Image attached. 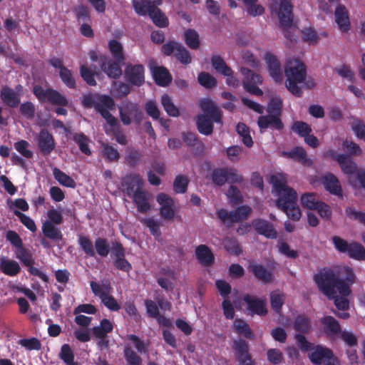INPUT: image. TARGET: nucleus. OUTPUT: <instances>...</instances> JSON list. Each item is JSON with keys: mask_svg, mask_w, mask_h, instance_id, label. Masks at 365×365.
<instances>
[{"mask_svg": "<svg viewBox=\"0 0 365 365\" xmlns=\"http://www.w3.org/2000/svg\"><path fill=\"white\" fill-rule=\"evenodd\" d=\"M314 280L324 294L334 299V304L339 309H349V301L345 297L349 295L351 289L332 270L324 269L314 276Z\"/></svg>", "mask_w": 365, "mask_h": 365, "instance_id": "nucleus-1", "label": "nucleus"}, {"mask_svg": "<svg viewBox=\"0 0 365 365\" xmlns=\"http://www.w3.org/2000/svg\"><path fill=\"white\" fill-rule=\"evenodd\" d=\"M270 182L278 196L276 200L277 207L293 220H299L302 213L299 207L296 205L297 193L287 185L286 175L282 173L273 175L270 177Z\"/></svg>", "mask_w": 365, "mask_h": 365, "instance_id": "nucleus-2", "label": "nucleus"}, {"mask_svg": "<svg viewBox=\"0 0 365 365\" xmlns=\"http://www.w3.org/2000/svg\"><path fill=\"white\" fill-rule=\"evenodd\" d=\"M284 73L287 78L286 88L295 96L300 97L302 90L298 85L306 79V66L299 59L289 58L286 62Z\"/></svg>", "mask_w": 365, "mask_h": 365, "instance_id": "nucleus-3", "label": "nucleus"}, {"mask_svg": "<svg viewBox=\"0 0 365 365\" xmlns=\"http://www.w3.org/2000/svg\"><path fill=\"white\" fill-rule=\"evenodd\" d=\"M82 104L87 108H94L106 119L108 124L116 123V118L110 113V110L115 109V102L111 97L106 95L95 96L88 94L83 96Z\"/></svg>", "mask_w": 365, "mask_h": 365, "instance_id": "nucleus-4", "label": "nucleus"}, {"mask_svg": "<svg viewBox=\"0 0 365 365\" xmlns=\"http://www.w3.org/2000/svg\"><path fill=\"white\" fill-rule=\"evenodd\" d=\"M272 9L274 11L279 21V26L282 29L283 34L287 39L291 41H295L292 30L293 29V14L292 5L288 0H280L279 3H275L272 6Z\"/></svg>", "mask_w": 365, "mask_h": 365, "instance_id": "nucleus-5", "label": "nucleus"}, {"mask_svg": "<svg viewBox=\"0 0 365 365\" xmlns=\"http://www.w3.org/2000/svg\"><path fill=\"white\" fill-rule=\"evenodd\" d=\"M133 6L135 12L142 16L148 14L153 23L159 27H165L168 25V20L163 13L153 5H148L144 1L133 0Z\"/></svg>", "mask_w": 365, "mask_h": 365, "instance_id": "nucleus-6", "label": "nucleus"}, {"mask_svg": "<svg viewBox=\"0 0 365 365\" xmlns=\"http://www.w3.org/2000/svg\"><path fill=\"white\" fill-rule=\"evenodd\" d=\"M118 110L120 120L125 125L131 123L132 118L137 123H140L142 120L143 113L137 103L124 101L118 106Z\"/></svg>", "mask_w": 365, "mask_h": 365, "instance_id": "nucleus-7", "label": "nucleus"}, {"mask_svg": "<svg viewBox=\"0 0 365 365\" xmlns=\"http://www.w3.org/2000/svg\"><path fill=\"white\" fill-rule=\"evenodd\" d=\"M162 52L166 56L174 54L182 64L187 65L192 62V56L187 48L177 41H169L162 46Z\"/></svg>", "mask_w": 365, "mask_h": 365, "instance_id": "nucleus-8", "label": "nucleus"}, {"mask_svg": "<svg viewBox=\"0 0 365 365\" xmlns=\"http://www.w3.org/2000/svg\"><path fill=\"white\" fill-rule=\"evenodd\" d=\"M309 358L314 364L323 365H340L339 361L335 357L329 349L322 346H317L312 351Z\"/></svg>", "mask_w": 365, "mask_h": 365, "instance_id": "nucleus-9", "label": "nucleus"}, {"mask_svg": "<svg viewBox=\"0 0 365 365\" xmlns=\"http://www.w3.org/2000/svg\"><path fill=\"white\" fill-rule=\"evenodd\" d=\"M232 348L240 365H255L252 356L250 354L249 345L247 341L243 339H235L232 342Z\"/></svg>", "mask_w": 365, "mask_h": 365, "instance_id": "nucleus-10", "label": "nucleus"}, {"mask_svg": "<svg viewBox=\"0 0 365 365\" xmlns=\"http://www.w3.org/2000/svg\"><path fill=\"white\" fill-rule=\"evenodd\" d=\"M156 200L160 205V216L165 220L173 221L176 212L174 200L163 192L158 194Z\"/></svg>", "mask_w": 365, "mask_h": 365, "instance_id": "nucleus-11", "label": "nucleus"}, {"mask_svg": "<svg viewBox=\"0 0 365 365\" xmlns=\"http://www.w3.org/2000/svg\"><path fill=\"white\" fill-rule=\"evenodd\" d=\"M143 179L138 174L127 175L122 180L123 191L130 197L143 190Z\"/></svg>", "mask_w": 365, "mask_h": 365, "instance_id": "nucleus-12", "label": "nucleus"}, {"mask_svg": "<svg viewBox=\"0 0 365 365\" xmlns=\"http://www.w3.org/2000/svg\"><path fill=\"white\" fill-rule=\"evenodd\" d=\"M36 143L39 152L43 155H49L56 148V142L53 135L46 129H42L36 137Z\"/></svg>", "mask_w": 365, "mask_h": 365, "instance_id": "nucleus-13", "label": "nucleus"}, {"mask_svg": "<svg viewBox=\"0 0 365 365\" xmlns=\"http://www.w3.org/2000/svg\"><path fill=\"white\" fill-rule=\"evenodd\" d=\"M264 59L267 63L269 76L276 83H282L283 80V73L281 64L276 56L271 53H266Z\"/></svg>", "mask_w": 365, "mask_h": 365, "instance_id": "nucleus-14", "label": "nucleus"}, {"mask_svg": "<svg viewBox=\"0 0 365 365\" xmlns=\"http://www.w3.org/2000/svg\"><path fill=\"white\" fill-rule=\"evenodd\" d=\"M125 77L131 84L140 86L145 81L144 67L141 64H128L125 69Z\"/></svg>", "mask_w": 365, "mask_h": 365, "instance_id": "nucleus-15", "label": "nucleus"}, {"mask_svg": "<svg viewBox=\"0 0 365 365\" xmlns=\"http://www.w3.org/2000/svg\"><path fill=\"white\" fill-rule=\"evenodd\" d=\"M243 300L247 304L248 310L252 314L265 315L267 313L266 299H259L255 296L246 294Z\"/></svg>", "mask_w": 365, "mask_h": 365, "instance_id": "nucleus-16", "label": "nucleus"}, {"mask_svg": "<svg viewBox=\"0 0 365 365\" xmlns=\"http://www.w3.org/2000/svg\"><path fill=\"white\" fill-rule=\"evenodd\" d=\"M100 62L101 70L109 78H118L121 76L122 70L119 65L121 62H117L115 60H108L106 56H101Z\"/></svg>", "mask_w": 365, "mask_h": 365, "instance_id": "nucleus-17", "label": "nucleus"}, {"mask_svg": "<svg viewBox=\"0 0 365 365\" xmlns=\"http://www.w3.org/2000/svg\"><path fill=\"white\" fill-rule=\"evenodd\" d=\"M252 225L259 234L267 238L275 239L277 237V232L274 226L265 220L255 219L252 220Z\"/></svg>", "mask_w": 365, "mask_h": 365, "instance_id": "nucleus-18", "label": "nucleus"}, {"mask_svg": "<svg viewBox=\"0 0 365 365\" xmlns=\"http://www.w3.org/2000/svg\"><path fill=\"white\" fill-rule=\"evenodd\" d=\"M257 124L260 129H266L271 128L277 130H281L284 128V124L279 115L269 114L267 115L259 116L257 120Z\"/></svg>", "mask_w": 365, "mask_h": 365, "instance_id": "nucleus-19", "label": "nucleus"}, {"mask_svg": "<svg viewBox=\"0 0 365 365\" xmlns=\"http://www.w3.org/2000/svg\"><path fill=\"white\" fill-rule=\"evenodd\" d=\"M249 271L264 283H271L274 281L272 271L267 269L264 265L252 263L248 267Z\"/></svg>", "mask_w": 365, "mask_h": 365, "instance_id": "nucleus-20", "label": "nucleus"}, {"mask_svg": "<svg viewBox=\"0 0 365 365\" xmlns=\"http://www.w3.org/2000/svg\"><path fill=\"white\" fill-rule=\"evenodd\" d=\"M130 197L139 212L146 213L151 210L150 196L145 190H143Z\"/></svg>", "mask_w": 365, "mask_h": 365, "instance_id": "nucleus-21", "label": "nucleus"}, {"mask_svg": "<svg viewBox=\"0 0 365 365\" xmlns=\"http://www.w3.org/2000/svg\"><path fill=\"white\" fill-rule=\"evenodd\" d=\"M200 106L202 110L205 113L204 115H209L216 123L221 122V111L213 101L210 99H203L200 101Z\"/></svg>", "mask_w": 365, "mask_h": 365, "instance_id": "nucleus-22", "label": "nucleus"}, {"mask_svg": "<svg viewBox=\"0 0 365 365\" xmlns=\"http://www.w3.org/2000/svg\"><path fill=\"white\" fill-rule=\"evenodd\" d=\"M335 21L340 31L346 32L350 29V21L348 11L343 5H339L336 7L335 12Z\"/></svg>", "mask_w": 365, "mask_h": 365, "instance_id": "nucleus-23", "label": "nucleus"}, {"mask_svg": "<svg viewBox=\"0 0 365 365\" xmlns=\"http://www.w3.org/2000/svg\"><path fill=\"white\" fill-rule=\"evenodd\" d=\"M56 225L51 221H44L41 230L45 237L55 242H59L63 240V234L60 228Z\"/></svg>", "mask_w": 365, "mask_h": 365, "instance_id": "nucleus-24", "label": "nucleus"}, {"mask_svg": "<svg viewBox=\"0 0 365 365\" xmlns=\"http://www.w3.org/2000/svg\"><path fill=\"white\" fill-rule=\"evenodd\" d=\"M323 184L325 189L330 193L342 196V190L337 178L331 173H328L323 178Z\"/></svg>", "mask_w": 365, "mask_h": 365, "instance_id": "nucleus-25", "label": "nucleus"}, {"mask_svg": "<svg viewBox=\"0 0 365 365\" xmlns=\"http://www.w3.org/2000/svg\"><path fill=\"white\" fill-rule=\"evenodd\" d=\"M336 161L339 163L342 172L346 175L357 173V165L350 155H339L336 156Z\"/></svg>", "mask_w": 365, "mask_h": 365, "instance_id": "nucleus-26", "label": "nucleus"}, {"mask_svg": "<svg viewBox=\"0 0 365 365\" xmlns=\"http://www.w3.org/2000/svg\"><path fill=\"white\" fill-rule=\"evenodd\" d=\"M0 270L6 275L15 276L21 271L19 263L5 257L0 258Z\"/></svg>", "mask_w": 365, "mask_h": 365, "instance_id": "nucleus-27", "label": "nucleus"}, {"mask_svg": "<svg viewBox=\"0 0 365 365\" xmlns=\"http://www.w3.org/2000/svg\"><path fill=\"white\" fill-rule=\"evenodd\" d=\"M198 261L204 266H210L213 263L214 255L211 250L205 245H200L195 250Z\"/></svg>", "mask_w": 365, "mask_h": 365, "instance_id": "nucleus-28", "label": "nucleus"}, {"mask_svg": "<svg viewBox=\"0 0 365 365\" xmlns=\"http://www.w3.org/2000/svg\"><path fill=\"white\" fill-rule=\"evenodd\" d=\"M0 97L4 103L11 108L18 106L20 103V98L18 94L13 89L7 86L2 88Z\"/></svg>", "mask_w": 365, "mask_h": 365, "instance_id": "nucleus-29", "label": "nucleus"}, {"mask_svg": "<svg viewBox=\"0 0 365 365\" xmlns=\"http://www.w3.org/2000/svg\"><path fill=\"white\" fill-rule=\"evenodd\" d=\"M153 74L156 83L159 86H168L172 81L170 74L165 67L157 66L154 68Z\"/></svg>", "mask_w": 365, "mask_h": 365, "instance_id": "nucleus-30", "label": "nucleus"}, {"mask_svg": "<svg viewBox=\"0 0 365 365\" xmlns=\"http://www.w3.org/2000/svg\"><path fill=\"white\" fill-rule=\"evenodd\" d=\"M113 326L111 322L104 319L101 320L100 325L92 329L93 334L98 339L106 338L107 334L113 331Z\"/></svg>", "mask_w": 365, "mask_h": 365, "instance_id": "nucleus-31", "label": "nucleus"}, {"mask_svg": "<svg viewBox=\"0 0 365 365\" xmlns=\"http://www.w3.org/2000/svg\"><path fill=\"white\" fill-rule=\"evenodd\" d=\"M293 327L299 333L309 334L312 330L311 320L305 315H299L295 319Z\"/></svg>", "mask_w": 365, "mask_h": 365, "instance_id": "nucleus-32", "label": "nucleus"}, {"mask_svg": "<svg viewBox=\"0 0 365 365\" xmlns=\"http://www.w3.org/2000/svg\"><path fill=\"white\" fill-rule=\"evenodd\" d=\"M324 325V331L329 336H335L341 333V327L339 322L332 317L328 316L322 320Z\"/></svg>", "mask_w": 365, "mask_h": 365, "instance_id": "nucleus-33", "label": "nucleus"}, {"mask_svg": "<svg viewBox=\"0 0 365 365\" xmlns=\"http://www.w3.org/2000/svg\"><path fill=\"white\" fill-rule=\"evenodd\" d=\"M211 63L215 71L223 76L233 74L232 68L227 65L223 58L217 55L213 56L211 58Z\"/></svg>", "mask_w": 365, "mask_h": 365, "instance_id": "nucleus-34", "label": "nucleus"}, {"mask_svg": "<svg viewBox=\"0 0 365 365\" xmlns=\"http://www.w3.org/2000/svg\"><path fill=\"white\" fill-rule=\"evenodd\" d=\"M196 124L200 133L206 135L212 134L213 131L212 123L207 115L204 114L197 115Z\"/></svg>", "mask_w": 365, "mask_h": 365, "instance_id": "nucleus-35", "label": "nucleus"}, {"mask_svg": "<svg viewBox=\"0 0 365 365\" xmlns=\"http://www.w3.org/2000/svg\"><path fill=\"white\" fill-rule=\"evenodd\" d=\"M109 50L117 62H124L125 60L123 45L116 40H111L108 43Z\"/></svg>", "mask_w": 365, "mask_h": 365, "instance_id": "nucleus-36", "label": "nucleus"}, {"mask_svg": "<svg viewBox=\"0 0 365 365\" xmlns=\"http://www.w3.org/2000/svg\"><path fill=\"white\" fill-rule=\"evenodd\" d=\"M252 208L247 205H243L237 207L235 210L231 212V223L239 222L246 220L250 213Z\"/></svg>", "mask_w": 365, "mask_h": 365, "instance_id": "nucleus-37", "label": "nucleus"}, {"mask_svg": "<svg viewBox=\"0 0 365 365\" xmlns=\"http://www.w3.org/2000/svg\"><path fill=\"white\" fill-rule=\"evenodd\" d=\"M346 254H347L349 257L355 259L360 260L365 259V249L358 242H351Z\"/></svg>", "mask_w": 365, "mask_h": 365, "instance_id": "nucleus-38", "label": "nucleus"}, {"mask_svg": "<svg viewBox=\"0 0 365 365\" xmlns=\"http://www.w3.org/2000/svg\"><path fill=\"white\" fill-rule=\"evenodd\" d=\"M53 175L54 178L63 186L68 187H75V181L68 175L64 173L60 169L57 168H53Z\"/></svg>", "mask_w": 365, "mask_h": 365, "instance_id": "nucleus-39", "label": "nucleus"}, {"mask_svg": "<svg viewBox=\"0 0 365 365\" xmlns=\"http://www.w3.org/2000/svg\"><path fill=\"white\" fill-rule=\"evenodd\" d=\"M161 104L170 116L178 117L180 115L178 108L175 106L171 98L168 94H164L161 96Z\"/></svg>", "mask_w": 365, "mask_h": 365, "instance_id": "nucleus-40", "label": "nucleus"}, {"mask_svg": "<svg viewBox=\"0 0 365 365\" xmlns=\"http://www.w3.org/2000/svg\"><path fill=\"white\" fill-rule=\"evenodd\" d=\"M289 156L296 160H298L304 166L309 167L312 164V160L307 158V153L303 148H295L289 153Z\"/></svg>", "mask_w": 365, "mask_h": 365, "instance_id": "nucleus-41", "label": "nucleus"}, {"mask_svg": "<svg viewBox=\"0 0 365 365\" xmlns=\"http://www.w3.org/2000/svg\"><path fill=\"white\" fill-rule=\"evenodd\" d=\"M46 101H48L53 105H58L61 106H66L68 105V101L66 98L57 91L52 88H48Z\"/></svg>", "mask_w": 365, "mask_h": 365, "instance_id": "nucleus-42", "label": "nucleus"}, {"mask_svg": "<svg viewBox=\"0 0 365 365\" xmlns=\"http://www.w3.org/2000/svg\"><path fill=\"white\" fill-rule=\"evenodd\" d=\"M285 301V295L279 290H275L270 294L272 308L277 313H280L281 307Z\"/></svg>", "mask_w": 365, "mask_h": 365, "instance_id": "nucleus-43", "label": "nucleus"}, {"mask_svg": "<svg viewBox=\"0 0 365 365\" xmlns=\"http://www.w3.org/2000/svg\"><path fill=\"white\" fill-rule=\"evenodd\" d=\"M16 257L26 267H31V265L34 264V259L33 258L32 254L23 246L16 250Z\"/></svg>", "mask_w": 365, "mask_h": 365, "instance_id": "nucleus-44", "label": "nucleus"}, {"mask_svg": "<svg viewBox=\"0 0 365 365\" xmlns=\"http://www.w3.org/2000/svg\"><path fill=\"white\" fill-rule=\"evenodd\" d=\"M319 202L320 201H319L317 195L314 192L304 193L301 197L302 206L309 210L316 209Z\"/></svg>", "mask_w": 365, "mask_h": 365, "instance_id": "nucleus-45", "label": "nucleus"}, {"mask_svg": "<svg viewBox=\"0 0 365 365\" xmlns=\"http://www.w3.org/2000/svg\"><path fill=\"white\" fill-rule=\"evenodd\" d=\"M75 143L78 145L81 151L85 155H90L91 151L88 147L89 139L83 133H76L73 136Z\"/></svg>", "mask_w": 365, "mask_h": 365, "instance_id": "nucleus-46", "label": "nucleus"}, {"mask_svg": "<svg viewBox=\"0 0 365 365\" xmlns=\"http://www.w3.org/2000/svg\"><path fill=\"white\" fill-rule=\"evenodd\" d=\"M236 130L242 138L243 143L248 148L252 147L253 145V141L250 135L248 127L245 124L240 123L237 125Z\"/></svg>", "mask_w": 365, "mask_h": 365, "instance_id": "nucleus-47", "label": "nucleus"}, {"mask_svg": "<svg viewBox=\"0 0 365 365\" xmlns=\"http://www.w3.org/2000/svg\"><path fill=\"white\" fill-rule=\"evenodd\" d=\"M123 354L128 365H141V358L130 346H125Z\"/></svg>", "mask_w": 365, "mask_h": 365, "instance_id": "nucleus-48", "label": "nucleus"}, {"mask_svg": "<svg viewBox=\"0 0 365 365\" xmlns=\"http://www.w3.org/2000/svg\"><path fill=\"white\" fill-rule=\"evenodd\" d=\"M185 41L188 47L197 49L200 46L199 35L193 29H188L185 33Z\"/></svg>", "mask_w": 365, "mask_h": 365, "instance_id": "nucleus-49", "label": "nucleus"}, {"mask_svg": "<svg viewBox=\"0 0 365 365\" xmlns=\"http://www.w3.org/2000/svg\"><path fill=\"white\" fill-rule=\"evenodd\" d=\"M78 244L83 250V252L90 257H94L96 252L93 249V245L92 241L87 236L79 235L78 236Z\"/></svg>", "mask_w": 365, "mask_h": 365, "instance_id": "nucleus-50", "label": "nucleus"}, {"mask_svg": "<svg viewBox=\"0 0 365 365\" xmlns=\"http://www.w3.org/2000/svg\"><path fill=\"white\" fill-rule=\"evenodd\" d=\"M233 326L235 330L239 334L243 335L247 339H250L252 336V331L246 322L242 319H235Z\"/></svg>", "mask_w": 365, "mask_h": 365, "instance_id": "nucleus-51", "label": "nucleus"}, {"mask_svg": "<svg viewBox=\"0 0 365 365\" xmlns=\"http://www.w3.org/2000/svg\"><path fill=\"white\" fill-rule=\"evenodd\" d=\"M211 178L214 184L222 186L227 180V168H218L212 171Z\"/></svg>", "mask_w": 365, "mask_h": 365, "instance_id": "nucleus-52", "label": "nucleus"}, {"mask_svg": "<svg viewBox=\"0 0 365 365\" xmlns=\"http://www.w3.org/2000/svg\"><path fill=\"white\" fill-rule=\"evenodd\" d=\"M339 274L342 279L336 276L339 279L342 280L346 284L350 285L356 282V276L353 272V270L348 267H344L339 271Z\"/></svg>", "mask_w": 365, "mask_h": 365, "instance_id": "nucleus-53", "label": "nucleus"}, {"mask_svg": "<svg viewBox=\"0 0 365 365\" xmlns=\"http://www.w3.org/2000/svg\"><path fill=\"white\" fill-rule=\"evenodd\" d=\"M15 149L24 158H32L33 152L29 149V143L25 140H21L14 143Z\"/></svg>", "mask_w": 365, "mask_h": 365, "instance_id": "nucleus-54", "label": "nucleus"}, {"mask_svg": "<svg viewBox=\"0 0 365 365\" xmlns=\"http://www.w3.org/2000/svg\"><path fill=\"white\" fill-rule=\"evenodd\" d=\"M292 130L299 135L305 138L312 132V128L307 123L303 121H296L294 123Z\"/></svg>", "mask_w": 365, "mask_h": 365, "instance_id": "nucleus-55", "label": "nucleus"}, {"mask_svg": "<svg viewBox=\"0 0 365 365\" xmlns=\"http://www.w3.org/2000/svg\"><path fill=\"white\" fill-rule=\"evenodd\" d=\"M198 82L199 83L207 88H211L216 86L217 81L215 78L211 76L210 73L207 72H201L198 76Z\"/></svg>", "mask_w": 365, "mask_h": 365, "instance_id": "nucleus-56", "label": "nucleus"}, {"mask_svg": "<svg viewBox=\"0 0 365 365\" xmlns=\"http://www.w3.org/2000/svg\"><path fill=\"white\" fill-rule=\"evenodd\" d=\"M241 72L246 78V81H245L244 83H248L252 85L262 83V77L259 74L255 73L251 70L246 68H242Z\"/></svg>", "mask_w": 365, "mask_h": 365, "instance_id": "nucleus-57", "label": "nucleus"}, {"mask_svg": "<svg viewBox=\"0 0 365 365\" xmlns=\"http://www.w3.org/2000/svg\"><path fill=\"white\" fill-rule=\"evenodd\" d=\"M189 180L186 176L178 175L173 182V189L177 193H184L187 190Z\"/></svg>", "mask_w": 365, "mask_h": 365, "instance_id": "nucleus-58", "label": "nucleus"}, {"mask_svg": "<svg viewBox=\"0 0 365 365\" xmlns=\"http://www.w3.org/2000/svg\"><path fill=\"white\" fill-rule=\"evenodd\" d=\"M140 222L149 228L153 235L158 237L161 235V232L160 230V223L153 218H144L140 220Z\"/></svg>", "mask_w": 365, "mask_h": 365, "instance_id": "nucleus-59", "label": "nucleus"}, {"mask_svg": "<svg viewBox=\"0 0 365 365\" xmlns=\"http://www.w3.org/2000/svg\"><path fill=\"white\" fill-rule=\"evenodd\" d=\"M95 248L96 252L102 257H107L110 251L107 240L101 237L95 241Z\"/></svg>", "mask_w": 365, "mask_h": 365, "instance_id": "nucleus-60", "label": "nucleus"}, {"mask_svg": "<svg viewBox=\"0 0 365 365\" xmlns=\"http://www.w3.org/2000/svg\"><path fill=\"white\" fill-rule=\"evenodd\" d=\"M351 126L357 138L365 140V123L358 118H354Z\"/></svg>", "mask_w": 365, "mask_h": 365, "instance_id": "nucleus-61", "label": "nucleus"}, {"mask_svg": "<svg viewBox=\"0 0 365 365\" xmlns=\"http://www.w3.org/2000/svg\"><path fill=\"white\" fill-rule=\"evenodd\" d=\"M59 75L62 81L69 88L76 87V81L73 77L72 72L68 68H63L59 71Z\"/></svg>", "mask_w": 365, "mask_h": 365, "instance_id": "nucleus-62", "label": "nucleus"}, {"mask_svg": "<svg viewBox=\"0 0 365 365\" xmlns=\"http://www.w3.org/2000/svg\"><path fill=\"white\" fill-rule=\"evenodd\" d=\"M80 74L82 78L86 82L89 86H96V81L94 78V73L93 71L88 68V66L83 65L80 68Z\"/></svg>", "mask_w": 365, "mask_h": 365, "instance_id": "nucleus-63", "label": "nucleus"}, {"mask_svg": "<svg viewBox=\"0 0 365 365\" xmlns=\"http://www.w3.org/2000/svg\"><path fill=\"white\" fill-rule=\"evenodd\" d=\"M223 245L227 252L235 255H239L242 252L238 242L232 238H225Z\"/></svg>", "mask_w": 365, "mask_h": 365, "instance_id": "nucleus-64", "label": "nucleus"}]
</instances>
